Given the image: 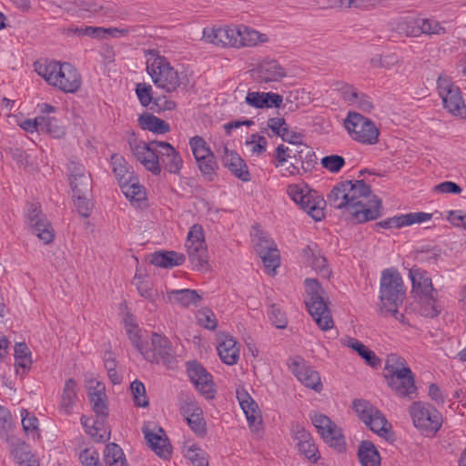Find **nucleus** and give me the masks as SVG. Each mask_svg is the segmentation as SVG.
I'll return each mask as SVG.
<instances>
[{
    "label": "nucleus",
    "mask_w": 466,
    "mask_h": 466,
    "mask_svg": "<svg viewBox=\"0 0 466 466\" xmlns=\"http://www.w3.org/2000/svg\"><path fill=\"white\" fill-rule=\"evenodd\" d=\"M349 183L348 195L350 214L358 223L375 220L380 217L381 200L372 194L370 187L364 180H346Z\"/></svg>",
    "instance_id": "nucleus-1"
},
{
    "label": "nucleus",
    "mask_w": 466,
    "mask_h": 466,
    "mask_svg": "<svg viewBox=\"0 0 466 466\" xmlns=\"http://www.w3.org/2000/svg\"><path fill=\"white\" fill-rule=\"evenodd\" d=\"M35 70L49 85L65 93H75L80 88L81 76L69 63L61 64L56 61L35 63Z\"/></svg>",
    "instance_id": "nucleus-2"
},
{
    "label": "nucleus",
    "mask_w": 466,
    "mask_h": 466,
    "mask_svg": "<svg viewBox=\"0 0 466 466\" xmlns=\"http://www.w3.org/2000/svg\"><path fill=\"white\" fill-rule=\"evenodd\" d=\"M409 277L412 284V292L420 298V312L427 318H434L441 312V307L437 304V290L433 288L430 274L414 266L409 271Z\"/></svg>",
    "instance_id": "nucleus-3"
},
{
    "label": "nucleus",
    "mask_w": 466,
    "mask_h": 466,
    "mask_svg": "<svg viewBox=\"0 0 466 466\" xmlns=\"http://www.w3.org/2000/svg\"><path fill=\"white\" fill-rule=\"evenodd\" d=\"M305 284L308 296L305 299V304L309 313L320 329L329 330L332 329L334 322L323 297V289L318 280L313 279H306Z\"/></svg>",
    "instance_id": "nucleus-4"
},
{
    "label": "nucleus",
    "mask_w": 466,
    "mask_h": 466,
    "mask_svg": "<svg viewBox=\"0 0 466 466\" xmlns=\"http://www.w3.org/2000/svg\"><path fill=\"white\" fill-rule=\"evenodd\" d=\"M287 192L290 198L314 220L320 221L324 217L326 202L317 191L305 184H295L288 187Z\"/></svg>",
    "instance_id": "nucleus-5"
},
{
    "label": "nucleus",
    "mask_w": 466,
    "mask_h": 466,
    "mask_svg": "<svg viewBox=\"0 0 466 466\" xmlns=\"http://www.w3.org/2000/svg\"><path fill=\"white\" fill-rule=\"evenodd\" d=\"M147 71L156 86L166 92L176 91L181 84L177 70L164 56H157L147 59Z\"/></svg>",
    "instance_id": "nucleus-6"
},
{
    "label": "nucleus",
    "mask_w": 466,
    "mask_h": 466,
    "mask_svg": "<svg viewBox=\"0 0 466 466\" xmlns=\"http://www.w3.org/2000/svg\"><path fill=\"white\" fill-rule=\"evenodd\" d=\"M405 289L400 274L394 268L382 271L380 287L381 309L400 306L405 299Z\"/></svg>",
    "instance_id": "nucleus-7"
},
{
    "label": "nucleus",
    "mask_w": 466,
    "mask_h": 466,
    "mask_svg": "<svg viewBox=\"0 0 466 466\" xmlns=\"http://www.w3.org/2000/svg\"><path fill=\"white\" fill-rule=\"evenodd\" d=\"M414 426L426 436H434L442 425V415L430 403L415 401L410 408Z\"/></svg>",
    "instance_id": "nucleus-8"
},
{
    "label": "nucleus",
    "mask_w": 466,
    "mask_h": 466,
    "mask_svg": "<svg viewBox=\"0 0 466 466\" xmlns=\"http://www.w3.org/2000/svg\"><path fill=\"white\" fill-rule=\"evenodd\" d=\"M344 126L350 137L359 143L375 145L379 142V128L372 120L359 113L349 112Z\"/></svg>",
    "instance_id": "nucleus-9"
},
{
    "label": "nucleus",
    "mask_w": 466,
    "mask_h": 466,
    "mask_svg": "<svg viewBox=\"0 0 466 466\" xmlns=\"http://www.w3.org/2000/svg\"><path fill=\"white\" fill-rule=\"evenodd\" d=\"M352 408L358 418L370 431L380 437L387 436L391 429V425L377 407L366 400L358 399L353 401Z\"/></svg>",
    "instance_id": "nucleus-10"
},
{
    "label": "nucleus",
    "mask_w": 466,
    "mask_h": 466,
    "mask_svg": "<svg viewBox=\"0 0 466 466\" xmlns=\"http://www.w3.org/2000/svg\"><path fill=\"white\" fill-rule=\"evenodd\" d=\"M161 141L152 140L146 142L136 137L128 139L130 150L134 157L155 176L159 175L158 149Z\"/></svg>",
    "instance_id": "nucleus-11"
},
{
    "label": "nucleus",
    "mask_w": 466,
    "mask_h": 466,
    "mask_svg": "<svg viewBox=\"0 0 466 466\" xmlns=\"http://www.w3.org/2000/svg\"><path fill=\"white\" fill-rule=\"evenodd\" d=\"M186 248L194 268L202 269L208 266V250L202 226L195 224L190 228L186 240Z\"/></svg>",
    "instance_id": "nucleus-12"
},
{
    "label": "nucleus",
    "mask_w": 466,
    "mask_h": 466,
    "mask_svg": "<svg viewBox=\"0 0 466 466\" xmlns=\"http://www.w3.org/2000/svg\"><path fill=\"white\" fill-rule=\"evenodd\" d=\"M186 248L194 268L202 269L208 266V250L202 226L195 224L190 228L186 240Z\"/></svg>",
    "instance_id": "nucleus-13"
},
{
    "label": "nucleus",
    "mask_w": 466,
    "mask_h": 466,
    "mask_svg": "<svg viewBox=\"0 0 466 466\" xmlns=\"http://www.w3.org/2000/svg\"><path fill=\"white\" fill-rule=\"evenodd\" d=\"M152 348L145 346L141 354L144 359L151 363L162 362L165 366H170L176 360V354L170 340L164 335L154 332L151 337Z\"/></svg>",
    "instance_id": "nucleus-14"
},
{
    "label": "nucleus",
    "mask_w": 466,
    "mask_h": 466,
    "mask_svg": "<svg viewBox=\"0 0 466 466\" xmlns=\"http://www.w3.org/2000/svg\"><path fill=\"white\" fill-rule=\"evenodd\" d=\"M251 235L254 237V248L262 262L268 270L275 271L279 266V253L276 244L268 236L253 227Z\"/></svg>",
    "instance_id": "nucleus-15"
},
{
    "label": "nucleus",
    "mask_w": 466,
    "mask_h": 466,
    "mask_svg": "<svg viewBox=\"0 0 466 466\" xmlns=\"http://www.w3.org/2000/svg\"><path fill=\"white\" fill-rule=\"evenodd\" d=\"M310 420L326 443L339 451L345 449L346 443L341 430L328 416L314 413L310 414Z\"/></svg>",
    "instance_id": "nucleus-16"
},
{
    "label": "nucleus",
    "mask_w": 466,
    "mask_h": 466,
    "mask_svg": "<svg viewBox=\"0 0 466 466\" xmlns=\"http://www.w3.org/2000/svg\"><path fill=\"white\" fill-rule=\"evenodd\" d=\"M26 223L30 227L31 231L44 244H50L55 238V232L51 223L43 214L40 206L36 203L28 205L26 213Z\"/></svg>",
    "instance_id": "nucleus-17"
},
{
    "label": "nucleus",
    "mask_w": 466,
    "mask_h": 466,
    "mask_svg": "<svg viewBox=\"0 0 466 466\" xmlns=\"http://www.w3.org/2000/svg\"><path fill=\"white\" fill-rule=\"evenodd\" d=\"M438 89L444 107L453 115L465 117L466 106L460 88L446 79H439Z\"/></svg>",
    "instance_id": "nucleus-18"
},
{
    "label": "nucleus",
    "mask_w": 466,
    "mask_h": 466,
    "mask_svg": "<svg viewBox=\"0 0 466 466\" xmlns=\"http://www.w3.org/2000/svg\"><path fill=\"white\" fill-rule=\"evenodd\" d=\"M187 372L190 381L206 399L211 400L215 397L216 390L212 375L200 363L196 360L188 361Z\"/></svg>",
    "instance_id": "nucleus-19"
},
{
    "label": "nucleus",
    "mask_w": 466,
    "mask_h": 466,
    "mask_svg": "<svg viewBox=\"0 0 466 466\" xmlns=\"http://www.w3.org/2000/svg\"><path fill=\"white\" fill-rule=\"evenodd\" d=\"M238 25L207 27L203 29V39L220 47L238 48Z\"/></svg>",
    "instance_id": "nucleus-20"
},
{
    "label": "nucleus",
    "mask_w": 466,
    "mask_h": 466,
    "mask_svg": "<svg viewBox=\"0 0 466 466\" xmlns=\"http://www.w3.org/2000/svg\"><path fill=\"white\" fill-rule=\"evenodd\" d=\"M159 174L162 169L170 174L177 175L183 167V159L179 152L169 143L161 141L158 149Z\"/></svg>",
    "instance_id": "nucleus-21"
},
{
    "label": "nucleus",
    "mask_w": 466,
    "mask_h": 466,
    "mask_svg": "<svg viewBox=\"0 0 466 466\" xmlns=\"http://www.w3.org/2000/svg\"><path fill=\"white\" fill-rule=\"evenodd\" d=\"M287 76L286 69L277 60H264L257 67L259 83L279 82Z\"/></svg>",
    "instance_id": "nucleus-22"
},
{
    "label": "nucleus",
    "mask_w": 466,
    "mask_h": 466,
    "mask_svg": "<svg viewBox=\"0 0 466 466\" xmlns=\"http://www.w3.org/2000/svg\"><path fill=\"white\" fill-rule=\"evenodd\" d=\"M88 398L94 412L102 419L108 414L107 397L105 386L96 380H91L88 388Z\"/></svg>",
    "instance_id": "nucleus-23"
},
{
    "label": "nucleus",
    "mask_w": 466,
    "mask_h": 466,
    "mask_svg": "<svg viewBox=\"0 0 466 466\" xmlns=\"http://www.w3.org/2000/svg\"><path fill=\"white\" fill-rule=\"evenodd\" d=\"M405 360L396 354H390L387 357L385 370L388 383H393L413 375L411 370L405 365Z\"/></svg>",
    "instance_id": "nucleus-24"
},
{
    "label": "nucleus",
    "mask_w": 466,
    "mask_h": 466,
    "mask_svg": "<svg viewBox=\"0 0 466 466\" xmlns=\"http://www.w3.org/2000/svg\"><path fill=\"white\" fill-rule=\"evenodd\" d=\"M283 97L279 94L272 92H248L245 102L255 108L279 107Z\"/></svg>",
    "instance_id": "nucleus-25"
},
{
    "label": "nucleus",
    "mask_w": 466,
    "mask_h": 466,
    "mask_svg": "<svg viewBox=\"0 0 466 466\" xmlns=\"http://www.w3.org/2000/svg\"><path fill=\"white\" fill-rule=\"evenodd\" d=\"M238 49L255 47L268 41V37L266 34H262L245 25H238Z\"/></svg>",
    "instance_id": "nucleus-26"
},
{
    "label": "nucleus",
    "mask_w": 466,
    "mask_h": 466,
    "mask_svg": "<svg viewBox=\"0 0 466 466\" xmlns=\"http://www.w3.org/2000/svg\"><path fill=\"white\" fill-rule=\"evenodd\" d=\"M145 439L147 440L149 447L159 457L167 459L169 457L171 451L167 438L165 437L164 431L159 428L158 432H154L147 428L143 429Z\"/></svg>",
    "instance_id": "nucleus-27"
},
{
    "label": "nucleus",
    "mask_w": 466,
    "mask_h": 466,
    "mask_svg": "<svg viewBox=\"0 0 466 466\" xmlns=\"http://www.w3.org/2000/svg\"><path fill=\"white\" fill-rule=\"evenodd\" d=\"M225 155L222 157L223 165L228 167L238 178L248 181L250 174L243 159L235 152L224 147Z\"/></svg>",
    "instance_id": "nucleus-28"
},
{
    "label": "nucleus",
    "mask_w": 466,
    "mask_h": 466,
    "mask_svg": "<svg viewBox=\"0 0 466 466\" xmlns=\"http://www.w3.org/2000/svg\"><path fill=\"white\" fill-rule=\"evenodd\" d=\"M294 366L293 372L302 384L317 392L322 390L320 376L316 370L304 363L296 362Z\"/></svg>",
    "instance_id": "nucleus-29"
},
{
    "label": "nucleus",
    "mask_w": 466,
    "mask_h": 466,
    "mask_svg": "<svg viewBox=\"0 0 466 466\" xmlns=\"http://www.w3.org/2000/svg\"><path fill=\"white\" fill-rule=\"evenodd\" d=\"M237 399L243 410L248 421L254 424L260 420L258 406L244 389H237Z\"/></svg>",
    "instance_id": "nucleus-30"
},
{
    "label": "nucleus",
    "mask_w": 466,
    "mask_h": 466,
    "mask_svg": "<svg viewBox=\"0 0 466 466\" xmlns=\"http://www.w3.org/2000/svg\"><path fill=\"white\" fill-rule=\"evenodd\" d=\"M220 360L227 365H234L239 359V347L233 337L226 336L218 345Z\"/></svg>",
    "instance_id": "nucleus-31"
},
{
    "label": "nucleus",
    "mask_w": 466,
    "mask_h": 466,
    "mask_svg": "<svg viewBox=\"0 0 466 466\" xmlns=\"http://www.w3.org/2000/svg\"><path fill=\"white\" fill-rule=\"evenodd\" d=\"M186 257L176 251H157L151 255L150 263L160 268H167L182 265Z\"/></svg>",
    "instance_id": "nucleus-32"
},
{
    "label": "nucleus",
    "mask_w": 466,
    "mask_h": 466,
    "mask_svg": "<svg viewBox=\"0 0 466 466\" xmlns=\"http://www.w3.org/2000/svg\"><path fill=\"white\" fill-rule=\"evenodd\" d=\"M167 299L170 302L176 303L183 308L197 306L201 300V296L194 289H173L167 292Z\"/></svg>",
    "instance_id": "nucleus-33"
},
{
    "label": "nucleus",
    "mask_w": 466,
    "mask_h": 466,
    "mask_svg": "<svg viewBox=\"0 0 466 466\" xmlns=\"http://www.w3.org/2000/svg\"><path fill=\"white\" fill-rule=\"evenodd\" d=\"M358 457L361 466H380V455L375 445L370 441L360 442Z\"/></svg>",
    "instance_id": "nucleus-34"
},
{
    "label": "nucleus",
    "mask_w": 466,
    "mask_h": 466,
    "mask_svg": "<svg viewBox=\"0 0 466 466\" xmlns=\"http://www.w3.org/2000/svg\"><path fill=\"white\" fill-rule=\"evenodd\" d=\"M349 183L344 181L336 185L328 195V202L337 209L345 208L350 213V204L348 191Z\"/></svg>",
    "instance_id": "nucleus-35"
},
{
    "label": "nucleus",
    "mask_w": 466,
    "mask_h": 466,
    "mask_svg": "<svg viewBox=\"0 0 466 466\" xmlns=\"http://www.w3.org/2000/svg\"><path fill=\"white\" fill-rule=\"evenodd\" d=\"M12 454L20 466H39L37 459L25 441H18L12 450Z\"/></svg>",
    "instance_id": "nucleus-36"
},
{
    "label": "nucleus",
    "mask_w": 466,
    "mask_h": 466,
    "mask_svg": "<svg viewBox=\"0 0 466 466\" xmlns=\"http://www.w3.org/2000/svg\"><path fill=\"white\" fill-rule=\"evenodd\" d=\"M76 383L73 379H68L66 381L63 389L59 405L60 410L66 414H69L76 403Z\"/></svg>",
    "instance_id": "nucleus-37"
},
{
    "label": "nucleus",
    "mask_w": 466,
    "mask_h": 466,
    "mask_svg": "<svg viewBox=\"0 0 466 466\" xmlns=\"http://www.w3.org/2000/svg\"><path fill=\"white\" fill-rule=\"evenodd\" d=\"M139 125L143 129L157 134H166L170 131V127L166 121L151 114L140 116Z\"/></svg>",
    "instance_id": "nucleus-38"
},
{
    "label": "nucleus",
    "mask_w": 466,
    "mask_h": 466,
    "mask_svg": "<svg viewBox=\"0 0 466 466\" xmlns=\"http://www.w3.org/2000/svg\"><path fill=\"white\" fill-rule=\"evenodd\" d=\"M103 460L106 466H127L123 450L114 442L105 447Z\"/></svg>",
    "instance_id": "nucleus-39"
},
{
    "label": "nucleus",
    "mask_w": 466,
    "mask_h": 466,
    "mask_svg": "<svg viewBox=\"0 0 466 466\" xmlns=\"http://www.w3.org/2000/svg\"><path fill=\"white\" fill-rule=\"evenodd\" d=\"M389 386L395 391V393L402 398L413 399L417 393V387L415 385L414 375L409 376L403 380L393 381Z\"/></svg>",
    "instance_id": "nucleus-40"
},
{
    "label": "nucleus",
    "mask_w": 466,
    "mask_h": 466,
    "mask_svg": "<svg viewBox=\"0 0 466 466\" xmlns=\"http://www.w3.org/2000/svg\"><path fill=\"white\" fill-rule=\"evenodd\" d=\"M119 187L130 201L139 202L146 198L145 188L139 184L137 177L135 176L129 177L127 183H122Z\"/></svg>",
    "instance_id": "nucleus-41"
},
{
    "label": "nucleus",
    "mask_w": 466,
    "mask_h": 466,
    "mask_svg": "<svg viewBox=\"0 0 466 466\" xmlns=\"http://www.w3.org/2000/svg\"><path fill=\"white\" fill-rule=\"evenodd\" d=\"M346 345L355 350L370 366L374 368L380 365V360L376 354L357 339L349 338Z\"/></svg>",
    "instance_id": "nucleus-42"
},
{
    "label": "nucleus",
    "mask_w": 466,
    "mask_h": 466,
    "mask_svg": "<svg viewBox=\"0 0 466 466\" xmlns=\"http://www.w3.org/2000/svg\"><path fill=\"white\" fill-rule=\"evenodd\" d=\"M111 165L113 173L119 185L127 183V180H128L129 177L131 178L134 177V173L129 170L128 164L123 157L116 154L112 155Z\"/></svg>",
    "instance_id": "nucleus-43"
},
{
    "label": "nucleus",
    "mask_w": 466,
    "mask_h": 466,
    "mask_svg": "<svg viewBox=\"0 0 466 466\" xmlns=\"http://www.w3.org/2000/svg\"><path fill=\"white\" fill-rule=\"evenodd\" d=\"M38 122L40 131L51 135L53 137L60 138L65 136L66 131L64 127L59 124V121L50 116H38Z\"/></svg>",
    "instance_id": "nucleus-44"
},
{
    "label": "nucleus",
    "mask_w": 466,
    "mask_h": 466,
    "mask_svg": "<svg viewBox=\"0 0 466 466\" xmlns=\"http://www.w3.org/2000/svg\"><path fill=\"white\" fill-rule=\"evenodd\" d=\"M420 24V18L405 17L396 22L394 29L406 36L417 37L421 35Z\"/></svg>",
    "instance_id": "nucleus-45"
},
{
    "label": "nucleus",
    "mask_w": 466,
    "mask_h": 466,
    "mask_svg": "<svg viewBox=\"0 0 466 466\" xmlns=\"http://www.w3.org/2000/svg\"><path fill=\"white\" fill-rule=\"evenodd\" d=\"M32 365L31 351L25 342H19L15 345V366L16 371L22 369L24 372L28 370Z\"/></svg>",
    "instance_id": "nucleus-46"
},
{
    "label": "nucleus",
    "mask_w": 466,
    "mask_h": 466,
    "mask_svg": "<svg viewBox=\"0 0 466 466\" xmlns=\"http://www.w3.org/2000/svg\"><path fill=\"white\" fill-rule=\"evenodd\" d=\"M196 162L201 174L206 177L208 180L213 181L216 176V170L218 167L214 153L203 158H199L196 160Z\"/></svg>",
    "instance_id": "nucleus-47"
},
{
    "label": "nucleus",
    "mask_w": 466,
    "mask_h": 466,
    "mask_svg": "<svg viewBox=\"0 0 466 466\" xmlns=\"http://www.w3.org/2000/svg\"><path fill=\"white\" fill-rule=\"evenodd\" d=\"M130 391L133 397L135 406L147 408L149 405L146 387L142 381L138 380H134L130 384Z\"/></svg>",
    "instance_id": "nucleus-48"
},
{
    "label": "nucleus",
    "mask_w": 466,
    "mask_h": 466,
    "mask_svg": "<svg viewBox=\"0 0 466 466\" xmlns=\"http://www.w3.org/2000/svg\"><path fill=\"white\" fill-rule=\"evenodd\" d=\"M185 457L191 461L193 466H208V460L206 451L192 445L184 451Z\"/></svg>",
    "instance_id": "nucleus-49"
},
{
    "label": "nucleus",
    "mask_w": 466,
    "mask_h": 466,
    "mask_svg": "<svg viewBox=\"0 0 466 466\" xmlns=\"http://www.w3.org/2000/svg\"><path fill=\"white\" fill-rule=\"evenodd\" d=\"M189 146L196 160L203 158L204 157L213 153L204 138L199 136L191 137L189 140Z\"/></svg>",
    "instance_id": "nucleus-50"
},
{
    "label": "nucleus",
    "mask_w": 466,
    "mask_h": 466,
    "mask_svg": "<svg viewBox=\"0 0 466 466\" xmlns=\"http://www.w3.org/2000/svg\"><path fill=\"white\" fill-rule=\"evenodd\" d=\"M70 186L73 195L84 194L90 195L92 191V178L90 175L79 178H70Z\"/></svg>",
    "instance_id": "nucleus-51"
},
{
    "label": "nucleus",
    "mask_w": 466,
    "mask_h": 466,
    "mask_svg": "<svg viewBox=\"0 0 466 466\" xmlns=\"http://www.w3.org/2000/svg\"><path fill=\"white\" fill-rule=\"evenodd\" d=\"M268 315L271 323L278 329H285L288 325V319L285 312L277 304H271L268 309Z\"/></svg>",
    "instance_id": "nucleus-52"
},
{
    "label": "nucleus",
    "mask_w": 466,
    "mask_h": 466,
    "mask_svg": "<svg viewBox=\"0 0 466 466\" xmlns=\"http://www.w3.org/2000/svg\"><path fill=\"white\" fill-rule=\"evenodd\" d=\"M296 445L299 451L311 462L316 463L319 460L320 454L314 442V440L305 443H297Z\"/></svg>",
    "instance_id": "nucleus-53"
},
{
    "label": "nucleus",
    "mask_w": 466,
    "mask_h": 466,
    "mask_svg": "<svg viewBox=\"0 0 466 466\" xmlns=\"http://www.w3.org/2000/svg\"><path fill=\"white\" fill-rule=\"evenodd\" d=\"M420 31L426 35H443L446 33L441 24L433 19L420 18Z\"/></svg>",
    "instance_id": "nucleus-54"
},
{
    "label": "nucleus",
    "mask_w": 466,
    "mask_h": 466,
    "mask_svg": "<svg viewBox=\"0 0 466 466\" xmlns=\"http://www.w3.org/2000/svg\"><path fill=\"white\" fill-rule=\"evenodd\" d=\"M190 429L200 437H203L206 432V421L203 418V411H199L195 413V415H191L190 417L186 419Z\"/></svg>",
    "instance_id": "nucleus-55"
},
{
    "label": "nucleus",
    "mask_w": 466,
    "mask_h": 466,
    "mask_svg": "<svg viewBox=\"0 0 466 466\" xmlns=\"http://www.w3.org/2000/svg\"><path fill=\"white\" fill-rule=\"evenodd\" d=\"M126 322V330L128 335L129 339L131 340L133 346L141 353L145 348V344L140 337V330L138 327L134 324L132 321L125 320Z\"/></svg>",
    "instance_id": "nucleus-56"
},
{
    "label": "nucleus",
    "mask_w": 466,
    "mask_h": 466,
    "mask_svg": "<svg viewBox=\"0 0 466 466\" xmlns=\"http://www.w3.org/2000/svg\"><path fill=\"white\" fill-rule=\"evenodd\" d=\"M202 409L198 406V402L195 400L193 397L185 396L180 400V412L185 419L190 417L191 415H195L201 411Z\"/></svg>",
    "instance_id": "nucleus-57"
},
{
    "label": "nucleus",
    "mask_w": 466,
    "mask_h": 466,
    "mask_svg": "<svg viewBox=\"0 0 466 466\" xmlns=\"http://www.w3.org/2000/svg\"><path fill=\"white\" fill-rule=\"evenodd\" d=\"M321 165L331 173L339 172L345 165V159L339 155L326 156L321 159Z\"/></svg>",
    "instance_id": "nucleus-58"
},
{
    "label": "nucleus",
    "mask_w": 466,
    "mask_h": 466,
    "mask_svg": "<svg viewBox=\"0 0 466 466\" xmlns=\"http://www.w3.org/2000/svg\"><path fill=\"white\" fill-rule=\"evenodd\" d=\"M99 425L100 422L98 420L94 421L92 427L86 430V433L96 442H106L110 438V432Z\"/></svg>",
    "instance_id": "nucleus-59"
},
{
    "label": "nucleus",
    "mask_w": 466,
    "mask_h": 466,
    "mask_svg": "<svg viewBox=\"0 0 466 466\" xmlns=\"http://www.w3.org/2000/svg\"><path fill=\"white\" fill-rule=\"evenodd\" d=\"M267 144L266 137L258 134H252L246 141V145L250 147L251 152L257 155H260L266 151Z\"/></svg>",
    "instance_id": "nucleus-60"
},
{
    "label": "nucleus",
    "mask_w": 466,
    "mask_h": 466,
    "mask_svg": "<svg viewBox=\"0 0 466 466\" xmlns=\"http://www.w3.org/2000/svg\"><path fill=\"white\" fill-rule=\"evenodd\" d=\"M137 96L143 106H147L151 103L154 104L152 97V86L145 83H139L136 86Z\"/></svg>",
    "instance_id": "nucleus-61"
},
{
    "label": "nucleus",
    "mask_w": 466,
    "mask_h": 466,
    "mask_svg": "<svg viewBox=\"0 0 466 466\" xmlns=\"http://www.w3.org/2000/svg\"><path fill=\"white\" fill-rule=\"evenodd\" d=\"M198 322L205 329L214 330L218 326L217 319L211 310L204 309L197 315Z\"/></svg>",
    "instance_id": "nucleus-62"
},
{
    "label": "nucleus",
    "mask_w": 466,
    "mask_h": 466,
    "mask_svg": "<svg viewBox=\"0 0 466 466\" xmlns=\"http://www.w3.org/2000/svg\"><path fill=\"white\" fill-rule=\"evenodd\" d=\"M83 466H103L99 461V453L96 450L85 449L79 454Z\"/></svg>",
    "instance_id": "nucleus-63"
},
{
    "label": "nucleus",
    "mask_w": 466,
    "mask_h": 466,
    "mask_svg": "<svg viewBox=\"0 0 466 466\" xmlns=\"http://www.w3.org/2000/svg\"><path fill=\"white\" fill-rule=\"evenodd\" d=\"M299 159L301 162V168L304 172H310L316 164V155L312 150L298 151Z\"/></svg>",
    "instance_id": "nucleus-64"
}]
</instances>
